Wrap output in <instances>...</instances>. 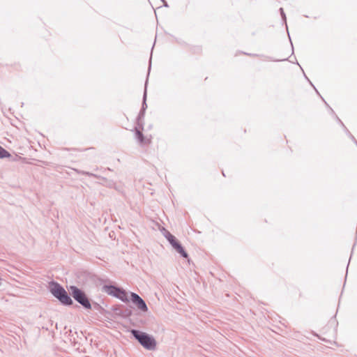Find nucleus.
I'll return each instance as SVG.
<instances>
[{
	"label": "nucleus",
	"mask_w": 357,
	"mask_h": 357,
	"mask_svg": "<svg viewBox=\"0 0 357 357\" xmlns=\"http://www.w3.org/2000/svg\"><path fill=\"white\" fill-rule=\"evenodd\" d=\"M49 289L51 294L65 306H70L73 301L65 289L58 282L52 281L49 283Z\"/></svg>",
	"instance_id": "f257e3e1"
},
{
	"label": "nucleus",
	"mask_w": 357,
	"mask_h": 357,
	"mask_svg": "<svg viewBox=\"0 0 357 357\" xmlns=\"http://www.w3.org/2000/svg\"><path fill=\"white\" fill-rule=\"evenodd\" d=\"M130 333L145 349L150 351L155 349L156 341L152 335L136 329H132Z\"/></svg>",
	"instance_id": "f03ea898"
},
{
	"label": "nucleus",
	"mask_w": 357,
	"mask_h": 357,
	"mask_svg": "<svg viewBox=\"0 0 357 357\" xmlns=\"http://www.w3.org/2000/svg\"><path fill=\"white\" fill-rule=\"evenodd\" d=\"M70 294L73 296V298L79 303L85 309H91V305L90 301L84 291L82 289H79L76 286H70Z\"/></svg>",
	"instance_id": "7ed1b4c3"
},
{
	"label": "nucleus",
	"mask_w": 357,
	"mask_h": 357,
	"mask_svg": "<svg viewBox=\"0 0 357 357\" xmlns=\"http://www.w3.org/2000/svg\"><path fill=\"white\" fill-rule=\"evenodd\" d=\"M103 291L108 295L113 296L123 302H128V298L127 294L122 288L114 286V285H104L102 287Z\"/></svg>",
	"instance_id": "20e7f679"
},
{
	"label": "nucleus",
	"mask_w": 357,
	"mask_h": 357,
	"mask_svg": "<svg viewBox=\"0 0 357 357\" xmlns=\"http://www.w3.org/2000/svg\"><path fill=\"white\" fill-rule=\"evenodd\" d=\"M130 297L132 303L135 304L139 310L144 312L148 311V307L145 301L137 294L131 292Z\"/></svg>",
	"instance_id": "39448f33"
},
{
	"label": "nucleus",
	"mask_w": 357,
	"mask_h": 357,
	"mask_svg": "<svg viewBox=\"0 0 357 357\" xmlns=\"http://www.w3.org/2000/svg\"><path fill=\"white\" fill-rule=\"evenodd\" d=\"M171 245L174 248V249L179 253L183 257L188 258V255L186 251L184 250L181 244L178 242V241L174 237L172 240L169 242Z\"/></svg>",
	"instance_id": "423d86ee"
},
{
	"label": "nucleus",
	"mask_w": 357,
	"mask_h": 357,
	"mask_svg": "<svg viewBox=\"0 0 357 357\" xmlns=\"http://www.w3.org/2000/svg\"><path fill=\"white\" fill-rule=\"evenodd\" d=\"M115 314L121 316L122 317L127 318L132 314V310L129 308L125 307L123 309H115Z\"/></svg>",
	"instance_id": "0eeeda50"
},
{
	"label": "nucleus",
	"mask_w": 357,
	"mask_h": 357,
	"mask_svg": "<svg viewBox=\"0 0 357 357\" xmlns=\"http://www.w3.org/2000/svg\"><path fill=\"white\" fill-rule=\"evenodd\" d=\"M146 96H147V92H146V83L145 84V89H144V95H143L142 106V109H141V110L143 112H145L146 109L147 108V105L146 102Z\"/></svg>",
	"instance_id": "6e6552de"
},
{
	"label": "nucleus",
	"mask_w": 357,
	"mask_h": 357,
	"mask_svg": "<svg viewBox=\"0 0 357 357\" xmlns=\"http://www.w3.org/2000/svg\"><path fill=\"white\" fill-rule=\"evenodd\" d=\"M9 157H10V154L6 149H4L2 146H0V158Z\"/></svg>",
	"instance_id": "1a4fd4ad"
},
{
	"label": "nucleus",
	"mask_w": 357,
	"mask_h": 357,
	"mask_svg": "<svg viewBox=\"0 0 357 357\" xmlns=\"http://www.w3.org/2000/svg\"><path fill=\"white\" fill-rule=\"evenodd\" d=\"M163 235L164 236L167 238V240L169 242L171 240H172L173 238H174V236L172 235L169 231L166 230L164 229V232H163Z\"/></svg>",
	"instance_id": "9d476101"
},
{
	"label": "nucleus",
	"mask_w": 357,
	"mask_h": 357,
	"mask_svg": "<svg viewBox=\"0 0 357 357\" xmlns=\"http://www.w3.org/2000/svg\"><path fill=\"white\" fill-rule=\"evenodd\" d=\"M77 172L79 174H83V175H87V176H93V177H95V178H100L99 176H98L97 174H93V173H90L89 172H85V171H77Z\"/></svg>",
	"instance_id": "9b49d317"
},
{
	"label": "nucleus",
	"mask_w": 357,
	"mask_h": 357,
	"mask_svg": "<svg viewBox=\"0 0 357 357\" xmlns=\"http://www.w3.org/2000/svg\"><path fill=\"white\" fill-rule=\"evenodd\" d=\"M135 134H136V137L137 138V139H138L140 142H143V140H144V135H143V133H142L141 131H139V130H137V129H136V132H135Z\"/></svg>",
	"instance_id": "f8f14e48"
},
{
	"label": "nucleus",
	"mask_w": 357,
	"mask_h": 357,
	"mask_svg": "<svg viewBox=\"0 0 357 357\" xmlns=\"http://www.w3.org/2000/svg\"><path fill=\"white\" fill-rule=\"evenodd\" d=\"M144 113H145V112H143V111L140 110V112L139 113V115H138V117H137V121H139L141 120V119L144 118Z\"/></svg>",
	"instance_id": "ddd939ff"
},
{
	"label": "nucleus",
	"mask_w": 357,
	"mask_h": 357,
	"mask_svg": "<svg viewBox=\"0 0 357 357\" xmlns=\"http://www.w3.org/2000/svg\"><path fill=\"white\" fill-rule=\"evenodd\" d=\"M280 14H281V16H282L283 20L286 22V15H285L283 8H280Z\"/></svg>",
	"instance_id": "4468645a"
},
{
	"label": "nucleus",
	"mask_w": 357,
	"mask_h": 357,
	"mask_svg": "<svg viewBox=\"0 0 357 357\" xmlns=\"http://www.w3.org/2000/svg\"><path fill=\"white\" fill-rule=\"evenodd\" d=\"M349 136L351 137V139H352V140L355 142V141H356V139H355V137L351 134L349 133Z\"/></svg>",
	"instance_id": "2eb2a0df"
},
{
	"label": "nucleus",
	"mask_w": 357,
	"mask_h": 357,
	"mask_svg": "<svg viewBox=\"0 0 357 357\" xmlns=\"http://www.w3.org/2000/svg\"><path fill=\"white\" fill-rule=\"evenodd\" d=\"M349 136L351 137V139H352V140L355 142V141H356V139H355V137L351 134L349 133Z\"/></svg>",
	"instance_id": "dca6fc26"
},
{
	"label": "nucleus",
	"mask_w": 357,
	"mask_h": 357,
	"mask_svg": "<svg viewBox=\"0 0 357 357\" xmlns=\"http://www.w3.org/2000/svg\"><path fill=\"white\" fill-rule=\"evenodd\" d=\"M163 3H164V6H167V2L165 1V0H161Z\"/></svg>",
	"instance_id": "f3484780"
},
{
	"label": "nucleus",
	"mask_w": 357,
	"mask_h": 357,
	"mask_svg": "<svg viewBox=\"0 0 357 357\" xmlns=\"http://www.w3.org/2000/svg\"><path fill=\"white\" fill-rule=\"evenodd\" d=\"M355 144H356V146H357V141H355Z\"/></svg>",
	"instance_id": "a211bd4d"
},
{
	"label": "nucleus",
	"mask_w": 357,
	"mask_h": 357,
	"mask_svg": "<svg viewBox=\"0 0 357 357\" xmlns=\"http://www.w3.org/2000/svg\"><path fill=\"white\" fill-rule=\"evenodd\" d=\"M355 144H356V146H357V141H355Z\"/></svg>",
	"instance_id": "6ab92c4d"
}]
</instances>
